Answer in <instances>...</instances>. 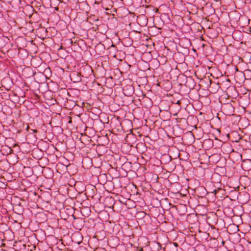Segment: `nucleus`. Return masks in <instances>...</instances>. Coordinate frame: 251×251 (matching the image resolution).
<instances>
[{"label":"nucleus","instance_id":"2","mask_svg":"<svg viewBox=\"0 0 251 251\" xmlns=\"http://www.w3.org/2000/svg\"><path fill=\"white\" fill-rule=\"evenodd\" d=\"M226 106H227L228 107H229V108H233V107H232V105H231V104H228L227 105H226Z\"/></svg>","mask_w":251,"mask_h":251},{"label":"nucleus","instance_id":"1","mask_svg":"<svg viewBox=\"0 0 251 251\" xmlns=\"http://www.w3.org/2000/svg\"><path fill=\"white\" fill-rule=\"evenodd\" d=\"M176 104H178V105H180V104H181L180 101V100H177V102H176Z\"/></svg>","mask_w":251,"mask_h":251},{"label":"nucleus","instance_id":"3","mask_svg":"<svg viewBox=\"0 0 251 251\" xmlns=\"http://www.w3.org/2000/svg\"><path fill=\"white\" fill-rule=\"evenodd\" d=\"M34 132V133H36L37 132V130L36 129H34V130H32Z\"/></svg>","mask_w":251,"mask_h":251}]
</instances>
